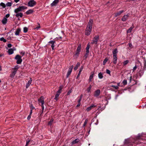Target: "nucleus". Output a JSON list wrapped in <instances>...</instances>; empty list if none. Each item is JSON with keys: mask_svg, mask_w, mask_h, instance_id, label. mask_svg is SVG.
Instances as JSON below:
<instances>
[{"mask_svg": "<svg viewBox=\"0 0 146 146\" xmlns=\"http://www.w3.org/2000/svg\"><path fill=\"white\" fill-rule=\"evenodd\" d=\"M124 12L123 10H121L116 13L115 14V16L116 17L119 16L122 13Z\"/></svg>", "mask_w": 146, "mask_h": 146, "instance_id": "16", "label": "nucleus"}, {"mask_svg": "<svg viewBox=\"0 0 146 146\" xmlns=\"http://www.w3.org/2000/svg\"><path fill=\"white\" fill-rule=\"evenodd\" d=\"M137 66H135L133 67V71H135V70L137 69Z\"/></svg>", "mask_w": 146, "mask_h": 146, "instance_id": "48", "label": "nucleus"}, {"mask_svg": "<svg viewBox=\"0 0 146 146\" xmlns=\"http://www.w3.org/2000/svg\"><path fill=\"white\" fill-rule=\"evenodd\" d=\"M106 72L107 74H109L110 75V71L108 70V69H106Z\"/></svg>", "mask_w": 146, "mask_h": 146, "instance_id": "45", "label": "nucleus"}, {"mask_svg": "<svg viewBox=\"0 0 146 146\" xmlns=\"http://www.w3.org/2000/svg\"><path fill=\"white\" fill-rule=\"evenodd\" d=\"M30 80L28 81V83L26 84V88H27L29 87L32 81V78H30Z\"/></svg>", "mask_w": 146, "mask_h": 146, "instance_id": "17", "label": "nucleus"}, {"mask_svg": "<svg viewBox=\"0 0 146 146\" xmlns=\"http://www.w3.org/2000/svg\"><path fill=\"white\" fill-rule=\"evenodd\" d=\"M38 101L39 102L41 103V104H44V98L43 96H41L38 100Z\"/></svg>", "mask_w": 146, "mask_h": 146, "instance_id": "12", "label": "nucleus"}, {"mask_svg": "<svg viewBox=\"0 0 146 146\" xmlns=\"http://www.w3.org/2000/svg\"><path fill=\"white\" fill-rule=\"evenodd\" d=\"M83 69V66H82L80 69L79 72L81 73Z\"/></svg>", "mask_w": 146, "mask_h": 146, "instance_id": "47", "label": "nucleus"}, {"mask_svg": "<svg viewBox=\"0 0 146 146\" xmlns=\"http://www.w3.org/2000/svg\"><path fill=\"white\" fill-rule=\"evenodd\" d=\"M53 121V119H50V121L48 122V124L49 125H51L52 124Z\"/></svg>", "mask_w": 146, "mask_h": 146, "instance_id": "33", "label": "nucleus"}, {"mask_svg": "<svg viewBox=\"0 0 146 146\" xmlns=\"http://www.w3.org/2000/svg\"><path fill=\"white\" fill-rule=\"evenodd\" d=\"M5 4L3 3H1L0 4V9H1L3 8H5Z\"/></svg>", "mask_w": 146, "mask_h": 146, "instance_id": "27", "label": "nucleus"}, {"mask_svg": "<svg viewBox=\"0 0 146 146\" xmlns=\"http://www.w3.org/2000/svg\"><path fill=\"white\" fill-rule=\"evenodd\" d=\"M93 22L92 20L90 19L89 20L85 31V33L86 35H89L90 34L92 30Z\"/></svg>", "mask_w": 146, "mask_h": 146, "instance_id": "1", "label": "nucleus"}, {"mask_svg": "<svg viewBox=\"0 0 146 146\" xmlns=\"http://www.w3.org/2000/svg\"><path fill=\"white\" fill-rule=\"evenodd\" d=\"M22 56L19 55H17L16 56L15 59L17 60L16 63L18 64H21L22 61V60L21 58Z\"/></svg>", "mask_w": 146, "mask_h": 146, "instance_id": "4", "label": "nucleus"}, {"mask_svg": "<svg viewBox=\"0 0 146 146\" xmlns=\"http://www.w3.org/2000/svg\"><path fill=\"white\" fill-rule=\"evenodd\" d=\"M41 107L42 108V110L43 111L44 110V104H41Z\"/></svg>", "mask_w": 146, "mask_h": 146, "instance_id": "61", "label": "nucleus"}, {"mask_svg": "<svg viewBox=\"0 0 146 146\" xmlns=\"http://www.w3.org/2000/svg\"><path fill=\"white\" fill-rule=\"evenodd\" d=\"M94 72H92L91 73V74L89 78L92 79L93 78V75H94Z\"/></svg>", "mask_w": 146, "mask_h": 146, "instance_id": "35", "label": "nucleus"}, {"mask_svg": "<svg viewBox=\"0 0 146 146\" xmlns=\"http://www.w3.org/2000/svg\"><path fill=\"white\" fill-rule=\"evenodd\" d=\"M81 47V45L80 44H79L77 49V50L76 51V55H77V56H78L79 52H80Z\"/></svg>", "mask_w": 146, "mask_h": 146, "instance_id": "9", "label": "nucleus"}, {"mask_svg": "<svg viewBox=\"0 0 146 146\" xmlns=\"http://www.w3.org/2000/svg\"><path fill=\"white\" fill-rule=\"evenodd\" d=\"M72 91L71 90H69L68 93H67V95H69L71 93Z\"/></svg>", "mask_w": 146, "mask_h": 146, "instance_id": "54", "label": "nucleus"}, {"mask_svg": "<svg viewBox=\"0 0 146 146\" xmlns=\"http://www.w3.org/2000/svg\"><path fill=\"white\" fill-rule=\"evenodd\" d=\"M80 106V103H78V104L77 105L76 107H79Z\"/></svg>", "mask_w": 146, "mask_h": 146, "instance_id": "64", "label": "nucleus"}, {"mask_svg": "<svg viewBox=\"0 0 146 146\" xmlns=\"http://www.w3.org/2000/svg\"><path fill=\"white\" fill-rule=\"evenodd\" d=\"M72 71H71V70H69V69H68V71L67 72V75H66V77L67 78L70 75L71 72H72Z\"/></svg>", "mask_w": 146, "mask_h": 146, "instance_id": "32", "label": "nucleus"}, {"mask_svg": "<svg viewBox=\"0 0 146 146\" xmlns=\"http://www.w3.org/2000/svg\"><path fill=\"white\" fill-rule=\"evenodd\" d=\"M141 136L139 134L138 136L137 137V139H139L140 138H141Z\"/></svg>", "mask_w": 146, "mask_h": 146, "instance_id": "56", "label": "nucleus"}, {"mask_svg": "<svg viewBox=\"0 0 146 146\" xmlns=\"http://www.w3.org/2000/svg\"><path fill=\"white\" fill-rule=\"evenodd\" d=\"M32 113V110H31L30 112L29 115H31Z\"/></svg>", "mask_w": 146, "mask_h": 146, "instance_id": "63", "label": "nucleus"}, {"mask_svg": "<svg viewBox=\"0 0 146 146\" xmlns=\"http://www.w3.org/2000/svg\"><path fill=\"white\" fill-rule=\"evenodd\" d=\"M30 141V140H29V139H27V142H26V143L25 146H27L28 145Z\"/></svg>", "mask_w": 146, "mask_h": 146, "instance_id": "43", "label": "nucleus"}, {"mask_svg": "<svg viewBox=\"0 0 146 146\" xmlns=\"http://www.w3.org/2000/svg\"><path fill=\"white\" fill-rule=\"evenodd\" d=\"M7 21V19L6 18L4 17L2 20L1 22L3 24H6Z\"/></svg>", "mask_w": 146, "mask_h": 146, "instance_id": "19", "label": "nucleus"}, {"mask_svg": "<svg viewBox=\"0 0 146 146\" xmlns=\"http://www.w3.org/2000/svg\"><path fill=\"white\" fill-rule=\"evenodd\" d=\"M118 52L117 50V48L115 49L113 51V56H117V53Z\"/></svg>", "mask_w": 146, "mask_h": 146, "instance_id": "20", "label": "nucleus"}, {"mask_svg": "<svg viewBox=\"0 0 146 146\" xmlns=\"http://www.w3.org/2000/svg\"><path fill=\"white\" fill-rule=\"evenodd\" d=\"M113 63L114 64H116L117 63V56H113Z\"/></svg>", "mask_w": 146, "mask_h": 146, "instance_id": "18", "label": "nucleus"}, {"mask_svg": "<svg viewBox=\"0 0 146 146\" xmlns=\"http://www.w3.org/2000/svg\"><path fill=\"white\" fill-rule=\"evenodd\" d=\"M79 139H76L75 140L73 141L72 142V144H76V143H78V142H79Z\"/></svg>", "mask_w": 146, "mask_h": 146, "instance_id": "25", "label": "nucleus"}, {"mask_svg": "<svg viewBox=\"0 0 146 146\" xmlns=\"http://www.w3.org/2000/svg\"><path fill=\"white\" fill-rule=\"evenodd\" d=\"M9 16H10V15L9 14H7L5 16V18H8L9 17Z\"/></svg>", "mask_w": 146, "mask_h": 146, "instance_id": "53", "label": "nucleus"}, {"mask_svg": "<svg viewBox=\"0 0 146 146\" xmlns=\"http://www.w3.org/2000/svg\"><path fill=\"white\" fill-rule=\"evenodd\" d=\"M130 141V140L129 139H127L125 140V143L127 145H129Z\"/></svg>", "mask_w": 146, "mask_h": 146, "instance_id": "23", "label": "nucleus"}, {"mask_svg": "<svg viewBox=\"0 0 146 146\" xmlns=\"http://www.w3.org/2000/svg\"><path fill=\"white\" fill-rule=\"evenodd\" d=\"M100 94V90H96L94 94V96L95 97H97Z\"/></svg>", "mask_w": 146, "mask_h": 146, "instance_id": "13", "label": "nucleus"}, {"mask_svg": "<svg viewBox=\"0 0 146 146\" xmlns=\"http://www.w3.org/2000/svg\"><path fill=\"white\" fill-rule=\"evenodd\" d=\"M87 123V121H86V120H85V122L84 123V124L83 125L84 126H85L86 125Z\"/></svg>", "mask_w": 146, "mask_h": 146, "instance_id": "58", "label": "nucleus"}, {"mask_svg": "<svg viewBox=\"0 0 146 146\" xmlns=\"http://www.w3.org/2000/svg\"><path fill=\"white\" fill-rule=\"evenodd\" d=\"M12 3L11 2H8L6 5L5 6H6L7 7H10L11 6Z\"/></svg>", "mask_w": 146, "mask_h": 146, "instance_id": "34", "label": "nucleus"}, {"mask_svg": "<svg viewBox=\"0 0 146 146\" xmlns=\"http://www.w3.org/2000/svg\"><path fill=\"white\" fill-rule=\"evenodd\" d=\"M129 62V61L128 60H126L123 63V65H125L127 64Z\"/></svg>", "mask_w": 146, "mask_h": 146, "instance_id": "41", "label": "nucleus"}, {"mask_svg": "<svg viewBox=\"0 0 146 146\" xmlns=\"http://www.w3.org/2000/svg\"><path fill=\"white\" fill-rule=\"evenodd\" d=\"M128 15H125L122 18L121 20L123 21H125L128 19Z\"/></svg>", "mask_w": 146, "mask_h": 146, "instance_id": "15", "label": "nucleus"}, {"mask_svg": "<svg viewBox=\"0 0 146 146\" xmlns=\"http://www.w3.org/2000/svg\"><path fill=\"white\" fill-rule=\"evenodd\" d=\"M0 40L1 41H3L4 42H6L7 40L5 39L3 37H2L0 38Z\"/></svg>", "mask_w": 146, "mask_h": 146, "instance_id": "36", "label": "nucleus"}, {"mask_svg": "<svg viewBox=\"0 0 146 146\" xmlns=\"http://www.w3.org/2000/svg\"><path fill=\"white\" fill-rule=\"evenodd\" d=\"M33 12V11L32 9H30L26 12V13L27 14L29 15L30 14L32 13Z\"/></svg>", "mask_w": 146, "mask_h": 146, "instance_id": "24", "label": "nucleus"}, {"mask_svg": "<svg viewBox=\"0 0 146 146\" xmlns=\"http://www.w3.org/2000/svg\"><path fill=\"white\" fill-rule=\"evenodd\" d=\"M92 88V86L91 85H90L89 87H88L87 90V92H89L90 91L91 88Z\"/></svg>", "mask_w": 146, "mask_h": 146, "instance_id": "39", "label": "nucleus"}, {"mask_svg": "<svg viewBox=\"0 0 146 146\" xmlns=\"http://www.w3.org/2000/svg\"><path fill=\"white\" fill-rule=\"evenodd\" d=\"M27 7L25 6H19L18 8L15 9L14 10V12L16 13H17L19 12L23 11L25 9H26Z\"/></svg>", "mask_w": 146, "mask_h": 146, "instance_id": "2", "label": "nucleus"}, {"mask_svg": "<svg viewBox=\"0 0 146 146\" xmlns=\"http://www.w3.org/2000/svg\"><path fill=\"white\" fill-rule=\"evenodd\" d=\"M55 41L54 40H50L48 42L49 45H50V44H51V47L53 50L54 49V47L55 46L54 44L55 43Z\"/></svg>", "mask_w": 146, "mask_h": 146, "instance_id": "7", "label": "nucleus"}, {"mask_svg": "<svg viewBox=\"0 0 146 146\" xmlns=\"http://www.w3.org/2000/svg\"><path fill=\"white\" fill-rule=\"evenodd\" d=\"M73 68V66L72 65L69 69V70H71V71L72 70V68Z\"/></svg>", "mask_w": 146, "mask_h": 146, "instance_id": "59", "label": "nucleus"}, {"mask_svg": "<svg viewBox=\"0 0 146 146\" xmlns=\"http://www.w3.org/2000/svg\"><path fill=\"white\" fill-rule=\"evenodd\" d=\"M63 88V86H60L59 88V89L57 91V92L58 93H59L60 94L62 90V89Z\"/></svg>", "mask_w": 146, "mask_h": 146, "instance_id": "31", "label": "nucleus"}, {"mask_svg": "<svg viewBox=\"0 0 146 146\" xmlns=\"http://www.w3.org/2000/svg\"><path fill=\"white\" fill-rule=\"evenodd\" d=\"M38 24V26L36 27V28H35V29H36L37 30H38L39 28H40V24L39 23H37Z\"/></svg>", "mask_w": 146, "mask_h": 146, "instance_id": "46", "label": "nucleus"}, {"mask_svg": "<svg viewBox=\"0 0 146 146\" xmlns=\"http://www.w3.org/2000/svg\"><path fill=\"white\" fill-rule=\"evenodd\" d=\"M111 86L114 88L115 89H118L119 88V87L118 86H115L112 85Z\"/></svg>", "mask_w": 146, "mask_h": 146, "instance_id": "40", "label": "nucleus"}, {"mask_svg": "<svg viewBox=\"0 0 146 146\" xmlns=\"http://www.w3.org/2000/svg\"><path fill=\"white\" fill-rule=\"evenodd\" d=\"M16 14L15 15V16L17 17H22L23 16V14L22 13H16Z\"/></svg>", "mask_w": 146, "mask_h": 146, "instance_id": "22", "label": "nucleus"}, {"mask_svg": "<svg viewBox=\"0 0 146 146\" xmlns=\"http://www.w3.org/2000/svg\"><path fill=\"white\" fill-rule=\"evenodd\" d=\"M31 115H29L28 116L27 119L28 120H29L31 118Z\"/></svg>", "mask_w": 146, "mask_h": 146, "instance_id": "52", "label": "nucleus"}, {"mask_svg": "<svg viewBox=\"0 0 146 146\" xmlns=\"http://www.w3.org/2000/svg\"><path fill=\"white\" fill-rule=\"evenodd\" d=\"M36 4V2L34 0H30L28 3V6L33 7Z\"/></svg>", "mask_w": 146, "mask_h": 146, "instance_id": "5", "label": "nucleus"}, {"mask_svg": "<svg viewBox=\"0 0 146 146\" xmlns=\"http://www.w3.org/2000/svg\"><path fill=\"white\" fill-rule=\"evenodd\" d=\"M28 29L26 27H24L23 28V32L25 33H26L28 31Z\"/></svg>", "mask_w": 146, "mask_h": 146, "instance_id": "37", "label": "nucleus"}, {"mask_svg": "<svg viewBox=\"0 0 146 146\" xmlns=\"http://www.w3.org/2000/svg\"><path fill=\"white\" fill-rule=\"evenodd\" d=\"M98 76L99 78L100 79L102 78L103 77V74L101 72L99 73L98 74Z\"/></svg>", "mask_w": 146, "mask_h": 146, "instance_id": "29", "label": "nucleus"}, {"mask_svg": "<svg viewBox=\"0 0 146 146\" xmlns=\"http://www.w3.org/2000/svg\"><path fill=\"white\" fill-rule=\"evenodd\" d=\"M99 36H95L93 38V40L92 43L96 44H97L98 41L99 39Z\"/></svg>", "mask_w": 146, "mask_h": 146, "instance_id": "8", "label": "nucleus"}, {"mask_svg": "<svg viewBox=\"0 0 146 146\" xmlns=\"http://www.w3.org/2000/svg\"><path fill=\"white\" fill-rule=\"evenodd\" d=\"M21 32V29L20 28L17 29L15 32V35H19Z\"/></svg>", "mask_w": 146, "mask_h": 146, "instance_id": "14", "label": "nucleus"}, {"mask_svg": "<svg viewBox=\"0 0 146 146\" xmlns=\"http://www.w3.org/2000/svg\"><path fill=\"white\" fill-rule=\"evenodd\" d=\"M88 53H86L85 55V56L86 57V58L87 57V56H88Z\"/></svg>", "mask_w": 146, "mask_h": 146, "instance_id": "60", "label": "nucleus"}, {"mask_svg": "<svg viewBox=\"0 0 146 146\" xmlns=\"http://www.w3.org/2000/svg\"><path fill=\"white\" fill-rule=\"evenodd\" d=\"M90 48V45L89 44H88L86 47V49L87 50H89Z\"/></svg>", "mask_w": 146, "mask_h": 146, "instance_id": "49", "label": "nucleus"}, {"mask_svg": "<svg viewBox=\"0 0 146 146\" xmlns=\"http://www.w3.org/2000/svg\"><path fill=\"white\" fill-rule=\"evenodd\" d=\"M134 26H132L127 31V33H129L131 32L132 29L133 28Z\"/></svg>", "mask_w": 146, "mask_h": 146, "instance_id": "26", "label": "nucleus"}, {"mask_svg": "<svg viewBox=\"0 0 146 146\" xmlns=\"http://www.w3.org/2000/svg\"><path fill=\"white\" fill-rule=\"evenodd\" d=\"M12 45L11 44H9L7 45V46L9 48H10L11 47Z\"/></svg>", "mask_w": 146, "mask_h": 146, "instance_id": "55", "label": "nucleus"}, {"mask_svg": "<svg viewBox=\"0 0 146 146\" xmlns=\"http://www.w3.org/2000/svg\"><path fill=\"white\" fill-rule=\"evenodd\" d=\"M60 94H59V93H58L57 92H56V94L55 95V97L54 98V99L56 100H57L58 99V98Z\"/></svg>", "mask_w": 146, "mask_h": 146, "instance_id": "28", "label": "nucleus"}, {"mask_svg": "<svg viewBox=\"0 0 146 146\" xmlns=\"http://www.w3.org/2000/svg\"><path fill=\"white\" fill-rule=\"evenodd\" d=\"M18 68L19 67L17 66H16L13 68V70L12 71L10 74V77L11 78H13L14 77Z\"/></svg>", "mask_w": 146, "mask_h": 146, "instance_id": "3", "label": "nucleus"}, {"mask_svg": "<svg viewBox=\"0 0 146 146\" xmlns=\"http://www.w3.org/2000/svg\"><path fill=\"white\" fill-rule=\"evenodd\" d=\"M31 110H33V109H34L35 108L34 107V106L32 104L31 105Z\"/></svg>", "mask_w": 146, "mask_h": 146, "instance_id": "50", "label": "nucleus"}, {"mask_svg": "<svg viewBox=\"0 0 146 146\" xmlns=\"http://www.w3.org/2000/svg\"><path fill=\"white\" fill-rule=\"evenodd\" d=\"M129 47H130L131 48H132L133 46H132V44L131 43H129Z\"/></svg>", "mask_w": 146, "mask_h": 146, "instance_id": "51", "label": "nucleus"}, {"mask_svg": "<svg viewBox=\"0 0 146 146\" xmlns=\"http://www.w3.org/2000/svg\"><path fill=\"white\" fill-rule=\"evenodd\" d=\"M14 50L12 48H10L9 49L8 52L9 54L10 55L13 53Z\"/></svg>", "mask_w": 146, "mask_h": 146, "instance_id": "21", "label": "nucleus"}, {"mask_svg": "<svg viewBox=\"0 0 146 146\" xmlns=\"http://www.w3.org/2000/svg\"><path fill=\"white\" fill-rule=\"evenodd\" d=\"M81 73H80V72H79L78 75L76 77V79H78V78L79 76L80 75Z\"/></svg>", "mask_w": 146, "mask_h": 146, "instance_id": "57", "label": "nucleus"}, {"mask_svg": "<svg viewBox=\"0 0 146 146\" xmlns=\"http://www.w3.org/2000/svg\"><path fill=\"white\" fill-rule=\"evenodd\" d=\"M146 69V62L145 61L144 63V66L142 68V70H141L139 72V73L140 75H142L143 74L144 71Z\"/></svg>", "mask_w": 146, "mask_h": 146, "instance_id": "6", "label": "nucleus"}, {"mask_svg": "<svg viewBox=\"0 0 146 146\" xmlns=\"http://www.w3.org/2000/svg\"><path fill=\"white\" fill-rule=\"evenodd\" d=\"M123 83L124 85L127 84V81L126 80H124L123 81Z\"/></svg>", "mask_w": 146, "mask_h": 146, "instance_id": "44", "label": "nucleus"}, {"mask_svg": "<svg viewBox=\"0 0 146 146\" xmlns=\"http://www.w3.org/2000/svg\"><path fill=\"white\" fill-rule=\"evenodd\" d=\"M60 0H54L52 3L51 4V6H56L59 3Z\"/></svg>", "mask_w": 146, "mask_h": 146, "instance_id": "10", "label": "nucleus"}, {"mask_svg": "<svg viewBox=\"0 0 146 146\" xmlns=\"http://www.w3.org/2000/svg\"><path fill=\"white\" fill-rule=\"evenodd\" d=\"M82 100V99L80 98L79 100L78 101V103H80V102Z\"/></svg>", "mask_w": 146, "mask_h": 146, "instance_id": "62", "label": "nucleus"}, {"mask_svg": "<svg viewBox=\"0 0 146 146\" xmlns=\"http://www.w3.org/2000/svg\"><path fill=\"white\" fill-rule=\"evenodd\" d=\"M108 60V59L106 58H105L103 62V64L104 65H105Z\"/></svg>", "mask_w": 146, "mask_h": 146, "instance_id": "38", "label": "nucleus"}, {"mask_svg": "<svg viewBox=\"0 0 146 146\" xmlns=\"http://www.w3.org/2000/svg\"><path fill=\"white\" fill-rule=\"evenodd\" d=\"M80 63L79 62L77 63L76 65L74 67V70H76L77 69L78 67L80 66Z\"/></svg>", "mask_w": 146, "mask_h": 146, "instance_id": "30", "label": "nucleus"}, {"mask_svg": "<svg viewBox=\"0 0 146 146\" xmlns=\"http://www.w3.org/2000/svg\"><path fill=\"white\" fill-rule=\"evenodd\" d=\"M96 106V105H94V104H92L91 106H90V107H88L86 109V111L88 112L90 111L92 108H94Z\"/></svg>", "mask_w": 146, "mask_h": 146, "instance_id": "11", "label": "nucleus"}, {"mask_svg": "<svg viewBox=\"0 0 146 146\" xmlns=\"http://www.w3.org/2000/svg\"><path fill=\"white\" fill-rule=\"evenodd\" d=\"M20 54L22 55L21 56H23L25 54V52L24 51H21L20 52Z\"/></svg>", "mask_w": 146, "mask_h": 146, "instance_id": "42", "label": "nucleus"}]
</instances>
